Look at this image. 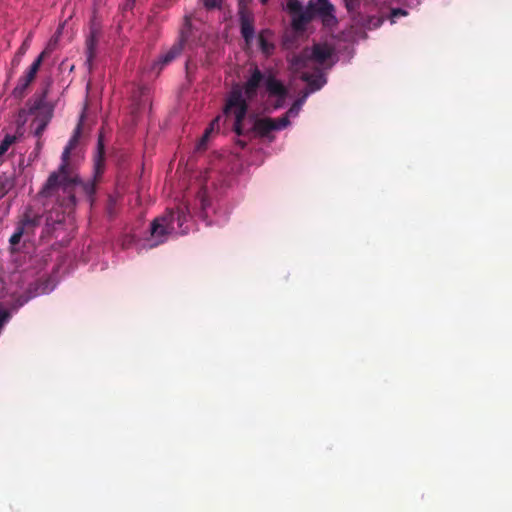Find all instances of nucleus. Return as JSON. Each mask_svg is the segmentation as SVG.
<instances>
[{
	"label": "nucleus",
	"mask_w": 512,
	"mask_h": 512,
	"mask_svg": "<svg viewBox=\"0 0 512 512\" xmlns=\"http://www.w3.org/2000/svg\"><path fill=\"white\" fill-rule=\"evenodd\" d=\"M95 191V180L83 182L72 167L66 169L64 173L53 171L40 190L39 196L43 198L56 197L60 206L71 209L76 205L78 197L83 196L92 201Z\"/></svg>",
	"instance_id": "f257e3e1"
},
{
	"label": "nucleus",
	"mask_w": 512,
	"mask_h": 512,
	"mask_svg": "<svg viewBox=\"0 0 512 512\" xmlns=\"http://www.w3.org/2000/svg\"><path fill=\"white\" fill-rule=\"evenodd\" d=\"M248 111V103L242 96V91L239 88L232 89L229 93L223 112L226 116L233 115L235 118L233 124V131L238 136H247L250 133H255L260 138L269 139L272 141L274 136L271 135L273 131H279L286 128L290 124L287 115L274 119L270 117L255 118L251 129L245 130L243 121Z\"/></svg>",
	"instance_id": "f03ea898"
},
{
	"label": "nucleus",
	"mask_w": 512,
	"mask_h": 512,
	"mask_svg": "<svg viewBox=\"0 0 512 512\" xmlns=\"http://www.w3.org/2000/svg\"><path fill=\"white\" fill-rule=\"evenodd\" d=\"M262 83L265 85L269 98H275L273 108H282L289 95L288 88L273 73L265 75L257 66L250 68V76L241 88L244 99L246 101L253 100L257 96ZM236 88L240 89L239 86H236Z\"/></svg>",
	"instance_id": "7ed1b4c3"
},
{
	"label": "nucleus",
	"mask_w": 512,
	"mask_h": 512,
	"mask_svg": "<svg viewBox=\"0 0 512 512\" xmlns=\"http://www.w3.org/2000/svg\"><path fill=\"white\" fill-rule=\"evenodd\" d=\"M188 218L189 214L180 207L176 210H167L165 214L155 218L150 225L149 247L153 248L164 243L173 232L187 233L188 228L184 227V224L188 221Z\"/></svg>",
	"instance_id": "20e7f679"
},
{
	"label": "nucleus",
	"mask_w": 512,
	"mask_h": 512,
	"mask_svg": "<svg viewBox=\"0 0 512 512\" xmlns=\"http://www.w3.org/2000/svg\"><path fill=\"white\" fill-rule=\"evenodd\" d=\"M334 48L327 43H315L311 48L305 47L299 52L291 51L286 55L289 70L299 74L310 67H320L332 57Z\"/></svg>",
	"instance_id": "39448f33"
},
{
	"label": "nucleus",
	"mask_w": 512,
	"mask_h": 512,
	"mask_svg": "<svg viewBox=\"0 0 512 512\" xmlns=\"http://www.w3.org/2000/svg\"><path fill=\"white\" fill-rule=\"evenodd\" d=\"M287 10L292 17V28L297 32L304 31L315 15V8L312 4L304 9L298 0H289Z\"/></svg>",
	"instance_id": "423d86ee"
},
{
	"label": "nucleus",
	"mask_w": 512,
	"mask_h": 512,
	"mask_svg": "<svg viewBox=\"0 0 512 512\" xmlns=\"http://www.w3.org/2000/svg\"><path fill=\"white\" fill-rule=\"evenodd\" d=\"M240 33L247 46L253 43L255 37V18L253 13L245 7L239 10Z\"/></svg>",
	"instance_id": "0eeeda50"
},
{
	"label": "nucleus",
	"mask_w": 512,
	"mask_h": 512,
	"mask_svg": "<svg viewBox=\"0 0 512 512\" xmlns=\"http://www.w3.org/2000/svg\"><path fill=\"white\" fill-rule=\"evenodd\" d=\"M177 41L184 47L188 45L189 48L196 47L201 41L199 30L192 24L190 16H185Z\"/></svg>",
	"instance_id": "6e6552de"
},
{
	"label": "nucleus",
	"mask_w": 512,
	"mask_h": 512,
	"mask_svg": "<svg viewBox=\"0 0 512 512\" xmlns=\"http://www.w3.org/2000/svg\"><path fill=\"white\" fill-rule=\"evenodd\" d=\"M82 131V123L81 121L77 124L76 128L74 129L73 135L70 138L68 144L64 148L61 156V164L58 167L56 171H60V173H64L66 169H70L73 166L70 163V154L71 151L77 146L80 135Z\"/></svg>",
	"instance_id": "1a4fd4ad"
},
{
	"label": "nucleus",
	"mask_w": 512,
	"mask_h": 512,
	"mask_svg": "<svg viewBox=\"0 0 512 512\" xmlns=\"http://www.w3.org/2000/svg\"><path fill=\"white\" fill-rule=\"evenodd\" d=\"M313 72H305L302 70L300 79L307 83L309 92L320 90L326 83L325 76L321 67H311Z\"/></svg>",
	"instance_id": "9d476101"
},
{
	"label": "nucleus",
	"mask_w": 512,
	"mask_h": 512,
	"mask_svg": "<svg viewBox=\"0 0 512 512\" xmlns=\"http://www.w3.org/2000/svg\"><path fill=\"white\" fill-rule=\"evenodd\" d=\"M184 49V46L176 41L166 52L159 56L158 60L154 63L153 69L157 70V73L168 64L173 62L179 57Z\"/></svg>",
	"instance_id": "9b49d317"
},
{
	"label": "nucleus",
	"mask_w": 512,
	"mask_h": 512,
	"mask_svg": "<svg viewBox=\"0 0 512 512\" xmlns=\"http://www.w3.org/2000/svg\"><path fill=\"white\" fill-rule=\"evenodd\" d=\"M105 147L103 142V136L100 134L97 141V153L94 158V169H95V178L100 176L104 171V162H105Z\"/></svg>",
	"instance_id": "f8f14e48"
},
{
	"label": "nucleus",
	"mask_w": 512,
	"mask_h": 512,
	"mask_svg": "<svg viewBox=\"0 0 512 512\" xmlns=\"http://www.w3.org/2000/svg\"><path fill=\"white\" fill-rule=\"evenodd\" d=\"M270 36H272V32L269 29H263L258 34L259 48L266 56L271 55L275 49V45L268 40Z\"/></svg>",
	"instance_id": "ddd939ff"
},
{
	"label": "nucleus",
	"mask_w": 512,
	"mask_h": 512,
	"mask_svg": "<svg viewBox=\"0 0 512 512\" xmlns=\"http://www.w3.org/2000/svg\"><path fill=\"white\" fill-rule=\"evenodd\" d=\"M47 89H44L41 94L35 95L34 98L30 101L29 112L34 114L40 111H46L48 107H51L47 102Z\"/></svg>",
	"instance_id": "4468645a"
},
{
	"label": "nucleus",
	"mask_w": 512,
	"mask_h": 512,
	"mask_svg": "<svg viewBox=\"0 0 512 512\" xmlns=\"http://www.w3.org/2000/svg\"><path fill=\"white\" fill-rule=\"evenodd\" d=\"M220 119L221 117L218 116L216 117L210 124L209 126L205 129L204 131V134L202 135L198 145H197V148L199 150L201 149H205L206 148V145H207V142L211 136L212 133H214L215 131H218L219 128H220Z\"/></svg>",
	"instance_id": "2eb2a0df"
},
{
	"label": "nucleus",
	"mask_w": 512,
	"mask_h": 512,
	"mask_svg": "<svg viewBox=\"0 0 512 512\" xmlns=\"http://www.w3.org/2000/svg\"><path fill=\"white\" fill-rule=\"evenodd\" d=\"M15 186L13 174L3 173L0 175V199L3 198Z\"/></svg>",
	"instance_id": "dca6fc26"
},
{
	"label": "nucleus",
	"mask_w": 512,
	"mask_h": 512,
	"mask_svg": "<svg viewBox=\"0 0 512 512\" xmlns=\"http://www.w3.org/2000/svg\"><path fill=\"white\" fill-rule=\"evenodd\" d=\"M30 84L31 83H29L27 80L20 77L18 79L17 85L12 91V96L15 99H22L26 95V90L30 86Z\"/></svg>",
	"instance_id": "f3484780"
},
{
	"label": "nucleus",
	"mask_w": 512,
	"mask_h": 512,
	"mask_svg": "<svg viewBox=\"0 0 512 512\" xmlns=\"http://www.w3.org/2000/svg\"><path fill=\"white\" fill-rule=\"evenodd\" d=\"M41 218V215L38 214L30 215L29 213H25L21 221L27 227L28 231L31 230V232H33L34 228L40 225Z\"/></svg>",
	"instance_id": "a211bd4d"
},
{
	"label": "nucleus",
	"mask_w": 512,
	"mask_h": 512,
	"mask_svg": "<svg viewBox=\"0 0 512 512\" xmlns=\"http://www.w3.org/2000/svg\"><path fill=\"white\" fill-rule=\"evenodd\" d=\"M51 53V49L49 47H46L39 55L38 57L33 61V63L28 68L29 71L37 75V72L39 71L43 60Z\"/></svg>",
	"instance_id": "6ab92c4d"
},
{
	"label": "nucleus",
	"mask_w": 512,
	"mask_h": 512,
	"mask_svg": "<svg viewBox=\"0 0 512 512\" xmlns=\"http://www.w3.org/2000/svg\"><path fill=\"white\" fill-rule=\"evenodd\" d=\"M51 53V49L49 47H46L39 55L38 57L33 61V63L28 68L29 71L37 75V72L39 71L43 60Z\"/></svg>",
	"instance_id": "aec40b11"
},
{
	"label": "nucleus",
	"mask_w": 512,
	"mask_h": 512,
	"mask_svg": "<svg viewBox=\"0 0 512 512\" xmlns=\"http://www.w3.org/2000/svg\"><path fill=\"white\" fill-rule=\"evenodd\" d=\"M31 37H32V35L30 33L27 36V38L23 41L22 45L16 52L14 58L12 59V65L17 66L20 63L22 56L27 52V50L30 46Z\"/></svg>",
	"instance_id": "412c9836"
},
{
	"label": "nucleus",
	"mask_w": 512,
	"mask_h": 512,
	"mask_svg": "<svg viewBox=\"0 0 512 512\" xmlns=\"http://www.w3.org/2000/svg\"><path fill=\"white\" fill-rule=\"evenodd\" d=\"M34 123H45L48 125L53 117V107H48L46 111H40L35 113Z\"/></svg>",
	"instance_id": "4be33fe9"
},
{
	"label": "nucleus",
	"mask_w": 512,
	"mask_h": 512,
	"mask_svg": "<svg viewBox=\"0 0 512 512\" xmlns=\"http://www.w3.org/2000/svg\"><path fill=\"white\" fill-rule=\"evenodd\" d=\"M16 141V137L13 135H6L0 142V157H2L10 148V146Z\"/></svg>",
	"instance_id": "5701e85b"
},
{
	"label": "nucleus",
	"mask_w": 512,
	"mask_h": 512,
	"mask_svg": "<svg viewBox=\"0 0 512 512\" xmlns=\"http://www.w3.org/2000/svg\"><path fill=\"white\" fill-rule=\"evenodd\" d=\"M343 2L349 13L358 12L360 9V0H343Z\"/></svg>",
	"instance_id": "b1692460"
},
{
	"label": "nucleus",
	"mask_w": 512,
	"mask_h": 512,
	"mask_svg": "<svg viewBox=\"0 0 512 512\" xmlns=\"http://www.w3.org/2000/svg\"><path fill=\"white\" fill-rule=\"evenodd\" d=\"M384 22V18L383 17H379V16H371L368 18V21H367V26L369 29H376L378 27H380Z\"/></svg>",
	"instance_id": "393cba45"
},
{
	"label": "nucleus",
	"mask_w": 512,
	"mask_h": 512,
	"mask_svg": "<svg viewBox=\"0 0 512 512\" xmlns=\"http://www.w3.org/2000/svg\"><path fill=\"white\" fill-rule=\"evenodd\" d=\"M333 11L334 7L330 3L320 4V7L318 9V12L323 16H332Z\"/></svg>",
	"instance_id": "a878e982"
},
{
	"label": "nucleus",
	"mask_w": 512,
	"mask_h": 512,
	"mask_svg": "<svg viewBox=\"0 0 512 512\" xmlns=\"http://www.w3.org/2000/svg\"><path fill=\"white\" fill-rule=\"evenodd\" d=\"M94 38L91 36L90 39L87 40V61L91 62L94 57Z\"/></svg>",
	"instance_id": "bb28decb"
},
{
	"label": "nucleus",
	"mask_w": 512,
	"mask_h": 512,
	"mask_svg": "<svg viewBox=\"0 0 512 512\" xmlns=\"http://www.w3.org/2000/svg\"><path fill=\"white\" fill-rule=\"evenodd\" d=\"M305 97H306V95L303 98L298 99L297 101H295V103L292 105V107L285 114V115H287L288 118H289V115L297 114L300 106L303 104V102L305 100Z\"/></svg>",
	"instance_id": "cd10ccee"
},
{
	"label": "nucleus",
	"mask_w": 512,
	"mask_h": 512,
	"mask_svg": "<svg viewBox=\"0 0 512 512\" xmlns=\"http://www.w3.org/2000/svg\"><path fill=\"white\" fill-rule=\"evenodd\" d=\"M10 313L7 309L0 307V330L4 324L9 320Z\"/></svg>",
	"instance_id": "c85d7f7f"
},
{
	"label": "nucleus",
	"mask_w": 512,
	"mask_h": 512,
	"mask_svg": "<svg viewBox=\"0 0 512 512\" xmlns=\"http://www.w3.org/2000/svg\"><path fill=\"white\" fill-rule=\"evenodd\" d=\"M25 233H28V229L24 225V223L22 221H20L15 229L14 234H18V236H20L22 238Z\"/></svg>",
	"instance_id": "c756f323"
},
{
	"label": "nucleus",
	"mask_w": 512,
	"mask_h": 512,
	"mask_svg": "<svg viewBox=\"0 0 512 512\" xmlns=\"http://www.w3.org/2000/svg\"><path fill=\"white\" fill-rule=\"evenodd\" d=\"M37 126L35 128V131H34V134L36 137L40 138L43 134V132L45 131L47 125H45V123H36Z\"/></svg>",
	"instance_id": "7c9ffc66"
},
{
	"label": "nucleus",
	"mask_w": 512,
	"mask_h": 512,
	"mask_svg": "<svg viewBox=\"0 0 512 512\" xmlns=\"http://www.w3.org/2000/svg\"><path fill=\"white\" fill-rule=\"evenodd\" d=\"M203 2L207 8H215L220 5L221 0H203Z\"/></svg>",
	"instance_id": "2f4dec72"
},
{
	"label": "nucleus",
	"mask_w": 512,
	"mask_h": 512,
	"mask_svg": "<svg viewBox=\"0 0 512 512\" xmlns=\"http://www.w3.org/2000/svg\"><path fill=\"white\" fill-rule=\"evenodd\" d=\"M407 12L401 8L392 9L391 11V17L397 18L399 16H405Z\"/></svg>",
	"instance_id": "473e14b6"
},
{
	"label": "nucleus",
	"mask_w": 512,
	"mask_h": 512,
	"mask_svg": "<svg viewBox=\"0 0 512 512\" xmlns=\"http://www.w3.org/2000/svg\"><path fill=\"white\" fill-rule=\"evenodd\" d=\"M283 47L286 50H292L295 47V42L286 37L283 41Z\"/></svg>",
	"instance_id": "72a5a7b5"
},
{
	"label": "nucleus",
	"mask_w": 512,
	"mask_h": 512,
	"mask_svg": "<svg viewBox=\"0 0 512 512\" xmlns=\"http://www.w3.org/2000/svg\"><path fill=\"white\" fill-rule=\"evenodd\" d=\"M20 241H21V237L18 236V234H14V233L11 235V237L9 239V243L12 247L18 245L20 243Z\"/></svg>",
	"instance_id": "f704fd0d"
},
{
	"label": "nucleus",
	"mask_w": 512,
	"mask_h": 512,
	"mask_svg": "<svg viewBox=\"0 0 512 512\" xmlns=\"http://www.w3.org/2000/svg\"><path fill=\"white\" fill-rule=\"evenodd\" d=\"M21 78L27 80L29 83H32L35 80L36 75L34 73H32L31 71L27 70L25 75L21 76Z\"/></svg>",
	"instance_id": "c9c22d12"
},
{
	"label": "nucleus",
	"mask_w": 512,
	"mask_h": 512,
	"mask_svg": "<svg viewBox=\"0 0 512 512\" xmlns=\"http://www.w3.org/2000/svg\"><path fill=\"white\" fill-rule=\"evenodd\" d=\"M319 3H320V4H323V3H329V1H328V0H319Z\"/></svg>",
	"instance_id": "e433bc0d"
},
{
	"label": "nucleus",
	"mask_w": 512,
	"mask_h": 512,
	"mask_svg": "<svg viewBox=\"0 0 512 512\" xmlns=\"http://www.w3.org/2000/svg\"><path fill=\"white\" fill-rule=\"evenodd\" d=\"M261 2H262L263 4H265V3L267 2V0H261Z\"/></svg>",
	"instance_id": "4c0bfd02"
}]
</instances>
